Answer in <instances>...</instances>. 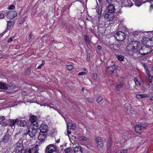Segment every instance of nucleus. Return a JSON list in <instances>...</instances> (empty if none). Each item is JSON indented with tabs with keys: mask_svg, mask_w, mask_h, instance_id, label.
<instances>
[{
	"mask_svg": "<svg viewBox=\"0 0 153 153\" xmlns=\"http://www.w3.org/2000/svg\"><path fill=\"white\" fill-rule=\"evenodd\" d=\"M46 150L48 153H58L56 147L53 144L48 145L46 148Z\"/></svg>",
	"mask_w": 153,
	"mask_h": 153,
	"instance_id": "nucleus-1",
	"label": "nucleus"
},
{
	"mask_svg": "<svg viewBox=\"0 0 153 153\" xmlns=\"http://www.w3.org/2000/svg\"><path fill=\"white\" fill-rule=\"evenodd\" d=\"M125 36L126 35L124 33L119 31L116 33L115 37L117 40L121 41L124 40Z\"/></svg>",
	"mask_w": 153,
	"mask_h": 153,
	"instance_id": "nucleus-2",
	"label": "nucleus"
},
{
	"mask_svg": "<svg viewBox=\"0 0 153 153\" xmlns=\"http://www.w3.org/2000/svg\"><path fill=\"white\" fill-rule=\"evenodd\" d=\"M96 144L99 150L102 149L104 146L103 142L101 137H97L96 139Z\"/></svg>",
	"mask_w": 153,
	"mask_h": 153,
	"instance_id": "nucleus-3",
	"label": "nucleus"
},
{
	"mask_svg": "<svg viewBox=\"0 0 153 153\" xmlns=\"http://www.w3.org/2000/svg\"><path fill=\"white\" fill-rule=\"evenodd\" d=\"M47 135V133L40 132L38 137L39 143L44 142L46 139Z\"/></svg>",
	"mask_w": 153,
	"mask_h": 153,
	"instance_id": "nucleus-4",
	"label": "nucleus"
},
{
	"mask_svg": "<svg viewBox=\"0 0 153 153\" xmlns=\"http://www.w3.org/2000/svg\"><path fill=\"white\" fill-rule=\"evenodd\" d=\"M17 13L14 10L10 11L7 13L6 16L7 18L12 19L16 17Z\"/></svg>",
	"mask_w": 153,
	"mask_h": 153,
	"instance_id": "nucleus-5",
	"label": "nucleus"
},
{
	"mask_svg": "<svg viewBox=\"0 0 153 153\" xmlns=\"http://www.w3.org/2000/svg\"><path fill=\"white\" fill-rule=\"evenodd\" d=\"M13 88L11 84H7L6 83L1 82L0 83V88L6 90L7 89H12Z\"/></svg>",
	"mask_w": 153,
	"mask_h": 153,
	"instance_id": "nucleus-6",
	"label": "nucleus"
},
{
	"mask_svg": "<svg viewBox=\"0 0 153 153\" xmlns=\"http://www.w3.org/2000/svg\"><path fill=\"white\" fill-rule=\"evenodd\" d=\"M27 134L31 137H33L36 134L37 132V130L31 128V130L29 129L27 130Z\"/></svg>",
	"mask_w": 153,
	"mask_h": 153,
	"instance_id": "nucleus-7",
	"label": "nucleus"
},
{
	"mask_svg": "<svg viewBox=\"0 0 153 153\" xmlns=\"http://www.w3.org/2000/svg\"><path fill=\"white\" fill-rule=\"evenodd\" d=\"M40 132L47 133L48 130V128L47 125L45 123H42L39 127Z\"/></svg>",
	"mask_w": 153,
	"mask_h": 153,
	"instance_id": "nucleus-8",
	"label": "nucleus"
},
{
	"mask_svg": "<svg viewBox=\"0 0 153 153\" xmlns=\"http://www.w3.org/2000/svg\"><path fill=\"white\" fill-rule=\"evenodd\" d=\"M23 145L22 144L18 143L16 145L15 151L16 153H20L23 151Z\"/></svg>",
	"mask_w": 153,
	"mask_h": 153,
	"instance_id": "nucleus-9",
	"label": "nucleus"
},
{
	"mask_svg": "<svg viewBox=\"0 0 153 153\" xmlns=\"http://www.w3.org/2000/svg\"><path fill=\"white\" fill-rule=\"evenodd\" d=\"M39 148L38 146L36 145L33 147L29 149L28 150L29 153H37Z\"/></svg>",
	"mask_w": 153,
	"mask_h": 153,
	"instance_id": "nucleus-10",
	"label": "nucleus"
},
{
	"mask_svg": "<svg viewBox=\"0 0 153 153\" xmlns=\"http://www.w3.org/2000/svg\"><path fill=\"white\" fill-rule=\"evenodd\" d=\"M74 153H82V149L81 147L79 146H77L74 148Z\"/></svg>",
	"mask_w": 153,
	"mask_h": 153,
	"instance_id": "nucleus-11",
	"label": "nucleus"
},
{
	"mask_svg": "<svg viewBox=\"0 0 153 153\" xmlns=\"http://www.w3.org/2000/svg\"><path fill=\"white\" fill-rule=\"evenodd\" d=\"M17 124L20 126L25 127L27 125V121L25 120H18Z\"/></svg>",
	"mask_w": 153,
	"mask_h": 153,
	"instance_id": "nucleus-12",
	"label": "nucleus"
},
{
	"mask_svg": "<svg viewBox=\"0 0 153 153\" xmlns=\"http://www.w3.org/2000/svg\"><path fill=\"white\" fill-rule=\"evenodd\" d=\"M108 11L110 13H113L115 11V7L112 4H111L108 7Z\"/></svg>",
	"mask_w": 153,
	"mask_h": 153,
	"instance_id": "nucleus-13",
	"label": "nucleus"
},
{
	"mask_svg": "<svg viewBox=\"0 0 153 153\" xmlns=\"http://www.w3.org/2000/svg\"><path fill=\"white\" fill-rule=\"evenodd\" d=\"M145 127L141 126L140 125H137L134 127L135 131L138 133H140V131L141 130L145 129Z\"/></svg>",
	"mask_w": 153,
	"mask_h": 153,
	"instance_id": "nucleus-14",
	"label": "nucleus"
},
{
	"mask_svg": "<svg viewBox=\"0 0 153 153\" xmlns=\"http://www.w3.org/2000/svg\"><path fill=\"white\" fill-rule=\"evenodd\" d=\"M149 97V95L146 94H137L136 95V97L138 99Z\"/></svg>",
	"mask_w": 153,
	"mask_h": 153,
	"instance_id": "nucleus-15",
	"label": "nucleus"
},
{
	"mask_svg": "<svg viewBox=\"0 0 153 153\" xmlns=\"http://www.w3.org/2000/svg\"><path fill=\"white\" fill-rule=\"evenodd\" d=\"M104 17L107 21L111 20L113 19V15L110 14L108 13L105 14L104 16Z\"/></svg>",
	"mask_w": 153,
	"mask_h": 153,
	"instance_id": "nucleus-16",
	"label": "nucleus"
},
{
	"mask_svg": "<svg viewBox=\"0 0 153 153\" xmlns=\"http://www.w3.org/2000/svg\"><path fill=\"white\" fill-rule=\"evenodd\" d=\"M124 107L126 110L130 112L131 113H132L131 112L132 109L131 108V105L129 103H126L124 105Z\"/></svg>",
	"mask_w": 153,
	"mask_h": 153,
	"instance_id": "nucleus-17",
	"label": "nucleus"
},
{
	"mask_svg": "<svg viewBox=\"0 0 153 153\" xmlns=\"http://www.w3.org/2000/svg\"><path fill=\"white\" fill-rule=\"evenodd\" d=\"M115 69V67L113 65L109 67H108L107 71L108 73L111 74L114 71Z\"/></svg>",
	"mask_w": 153,
	"mask_h": 153,
	"instance_id": "nucleus-18",
	"label": "nucleus"
},
{
	"mask_svg": "<svg viewBox=\"0 0 153 153\" xmlns=\"http://www.w3.org/2000/svg\"><path fill=\"white\" fill-rule=\"evenodd\" d=\"M67 126L68 128L75 130L76 127V125L75 124H73L70 123H67Z\"/></svg>",
	"mask_w": 153,
	"mask_h": 153,
	"instance_id": "nucleus-19",
	"label": "nucleus"
},
{
	"mask_svg": "<svg viewBox=\"0 0 153 153\" xmlns=\"http://www.w3.org/2000/svg\"><path fill=\"white\" fill-rule=\"evenodd\" d=\"M31 128L37 130L38 129L39 127L38 125V123L37 122L31 123Z\"/></svg>",
	"mask_w": 153,
	"mask_h": 153,
	"instance_id": "nucleus-20",
	"label": "nucleus"
},
{
	"mask_svg": "<svg viewBox=\"0 0 153 153\" xmlns=\"http://www.w3.org/2000/svg\"><path fill=\"white\" fill-rule=\"evenodd\" d=\"M37 118L36 116H31L29 119L31 123L36 122Z\"/></svg>",
	"mask_w": 153,
	"mask_h": 153,
	"instance_id": "nucleus-21",
	"label": "nucleus"
},
{
	"mask_svg": "<svg viewBox=\"0 0 153 153\" xmlns=\"http://www.w3.org/2000/svg\"><path fill=\"white\" fill-rule=\"evenodd\" d=\"M124 83L123 82H121L119 84L115 85V88L119 90L122 86Z\"/></svg>",
	"mask_w": 153,
	"mask_h": 153,
	"instance_id": "nucleus-22",
	"label": "nucleus"
},
{
	"mask_svg": "<svg viewBox=\"0 0 153 153\" xmlns=\"http://www.w3.org/2000/svg\"><path fill=\"white\" fill-rule=\"evenodd\" d=\"M18 119H16L13 120H11L10 122V125L11 126H13L16 123H17Z\"/></svg>",
	"mask_w": 153,
	"mask_h": 153,
	"instance_id": "nucleus-23",
	"label": "nucleus"
},
{
	"mask_svg": "<svg viewBox=\"0 0 153 153\" xmlns=\"http://www.w3.org/2000/svg\"><path fill=\"white\" fill-rule=\"evenodd\" d=\"M116 55V57L119 61L121 62L123 60L124 58V57L123 56L117 55Z\"/></svg>",
	"mask_w": 153,
	"mask_h": 153,
	"instance_id": "nucleus-24",
	"label": "nucleus"
},
{
	"mask_svg": "<svg viewBox=\"0 0 153 153\" xmlns=\"http://www.w3.org/2000/svg\"><path fill=\"white\" fill-rule=\"evenodd\" d=\"M9 136L6 135L4 136V138H3L2 140V142L4 143H7L9 140Z\"/></svg>",
	"mask_w": 153,
	"mask_h": 153,
	"instance_id": "nucleus-25",
	"label": "nucleus"
},
{
	"mask_svg": "<svg viewBox=\"0 0 153 153\" xmlns=\"http://www.w3.org/2000/svg\"><path fill=\"white\" fill-rule=\"evenodd\" d=\"M88 138L86 137L82 136L78 138V140L80 141H83L88 140Z\"/></svg>",
	"mask_w": 153,
	"mask_h": 153,
	"instance_id": "nucleus-26",
	"label": "nucleus"
},
{
	"mask_svg": "<svg viewBox=\"0 0 153 153\" xmlns=\"http://www.w3.org/2000/svg\"><path fill=\"white\" fill-rule=\"evenodd\" d=\"M127 152L128 151L127 149H125L118 150L116 152V153H127Z\"/></svg>",
	"mask_w": 153,
	"mask_h": 153,
	"instance_id": "nucleus-27",
	"label": "nucleus"
},
{
	"mask_svg": "<svg viewBox=\"0 0 153 153\" xmlns=\"http://www.w3.org/2000/svg\"><path fill=\"white\" fill-rule=\"evenodd\" d=\"M85 39L86 42L87 44H89L90 43L89 37L87 35H85Z\"/></svg>",
	"mask_w": 153,
	"mask_h": 153,
	"instance_id": "nucleus-28",
	"label": "nucleus"
},
{
	"mask_svg": "<svg viewBox=\"0 0 153 153\" xmlns=\"http://www.w3.org/2000/svg\"><path fill=\"white\" fill-rule=\"evenodd\" d=\"M103 100V98L100 96H98L96 98L97 101L98 103H99Z\"/></svg>",
	"mask_w": 153,
	"mask_h": 153,
	"instance_id": "nucleus-29",
	"label": "nucleus"
},
{
	"mask_svg": "<svg viewBox=\"0 0 153 153\" xmlns=\"http://www.w3.org/2000/svg\"><path fill=\"white\" fill-rule=\"evenodd\" d=\"M67 69L69 71L71 70L73 68V66L72 65H68L66 66Z\"/></svg>",
	"mask_w": 153,
	"mask_h": 153,
	"instance_id": "nucleus-30",
	"label": "nucleus"
},
{
	"mask_svg": "<svg viewBox=\"0 0 153 153\" xmlns=\"http://www.w3.org/2000/svg\"><path fill=\"white\" fill-rule=\"evenodd\" d=\"M146 74L148 75V79L149 81L150 82H152V77L150 74L149 71V73Z\"/></svg>",
	"mask_w": 153,
	"mask_h": 153,
	"instance_id": "nucleus-31",
	"label": "nucleus"
},
{
	"mask_svg": "<svg viewBox=\"0 0 153 153\" xmlns=\"http://www.w3.org/2000/svg\"><path fill=\"white\" fill-rule=\"evenodd\" d=\"M143 66L144 69H145L146 74L149 73V71L148 70L147 66L145 64H143Z\"/></svg>",
	"mask_w": 153,
	"mask_h": 153,
	"instance_id": "nucleus-32",
	"label": "nucleus"
},
{
	"mask_svg": "<svg viewBox=\"0 0 153 153\" xmlns=\"http://www.w3.org/2000/svg\"><path fill=\"white\" fill-rule=\"evenodd\" d=\"M97 77V74L96 73H94V74L92 76V78L94 80H96Z\"/></svg>",
	"mask_w": 153,
	"mask_h": 153,
	"instance_id": "nucleus-33",
	"label": "nucleus"
},
{
	"mask_svg": "<svg viewBox=\"0 0 153 153\" xmlns=\"http://www.w3.org/2000/svg\"><path fill=\"white\" fill-rule=\"evenodd\" d=\"M12 23L11 21H9L7 23V29H8L10 28L11 25H12Z\"/></svg>",
	"mask_w": 153,
	"mask_h": 153,
	"instance_id": "nucleus-34",
	"label": "nucleus"
},
{
	"mask_svg": "<svg viewBox=\"0 0 153 153\" xmlns=\"http://www.w3.org/2000/svg\"><path fill=\"white\" fill-rule=\"evenodd\" d=\"M15 8V6L13 4H11L9 6L8 9L9 10H14Z\"/></svg>",
	"mask_w": 153,
	"mask_h": 153,
	"instance_id": "nucleus-35",
	"label": "nucleus"
},
{
	"mask_svg": "<svg viewBox=\"0 0 153 153\" xmlns=\"http://www.w3.org/2000/svg\"><path fill=\"white\" fill-rule=\"evenodd\" d=\"M71 151V149L70 148L68 147L65 149L64 151L65 153H68L70 152Z\"/></svg>",
	"mask_w": 153,
	"mask_h": 153,
	"instance_id": "nucleus-36",
	"label": "nucleus"
},
{
	"mask_svg": "<svg viewBox=\"0 0 153 153\" xmlns=\"http://www.w3.org/2000/svg\"><path fill=\"white\" fill-rule=\"evenodd\" d=\"M30 70L29 68H28L26 70L25 74L26 75H29L30 74Z\"/></svg>",
	"mask_w": 153,
	"mask_h": 153,
	"instance_id": "nucleus-37",
	"label": "nucleus"
},
{
	"mask_svg": "<svg viewBox=\"0 0 153 153\" xmlns=\"http://www.w3.org/2000/svg\"><path fill=\"white\" fill-rule=\"evenodd\" d=\"M87 74V72H79L78 74V75L81 76L82 75H86Z\"/></svg>",
	"mask_w": 153,
	"mask_h": 153,
	"instance_id": "nucleus-38",
	"label": "nucleus"
},
{
	"mask_svg": "<svg viewBox=\"0 0 153 153\" xmlns=\"http://www.w3.org/2000/svg\"><path fill=\"white\" fill-rule=\"evenodd\" d=\"M45 62L44 60H42V63L38 67V69H40L41 67L45 64Z\"/></svg>",
	"mask_w": 153,
	"mask_h": 153,
	"instance_id": "nucleus-39",
	"label": "nucleus"
},
{
	"mask_svg": "<svg viewBox=\"0 0 153 153\" xmlns=\"http://www.w3.org/2000/svg\"><path fill=\"white\" fill-rule=\"evenodd\" d=\"M5 117L4 116H0V123L5 120Z\"/></svg>",
	"mask_w": 153,
	"mask_h": 153,
	"instance_id": "nucleus-40",
	"label": "nucleus"
},
{
	"mask_svg": "<svg viewBox=\"0 0 153 153\" xmlns=\"http://www.w3.org/2000/svg\"><path fill=\"white\" fill-rule=\"evenodd\" d=\"M147 49H149V51H148L146 53H142V55H145L151 52V50H150V48H147L146 50H147Z\"/></svg>",
	"mask_w": 153,
	"mask_h": 153,
	"instance_id": "nucleus-41",
	"label": "nucleus"
},
{
	"mask_svg": "<svg viewBox=\"0 0 153 153\" xmlns=\"http://www.w3.org/2000/svg\"><path fill=\"white\" fill-rule=\"evenodd\" d=\"M14 38V36H13L11 37L7 41V42L8 43L10 42L13 40V39Z\"/></svg>",
	"mask_w": 153,
	"mask_h": 153,
	"instance_id": "nucleus-42",
	"label": "nucleus"
},
{
	"mask_svg": "<svg viewBox=\"0 0 153 153\" xmlns=\"http://www.w3.org/2000/svg\"><path fill=\"white\" fill-rule=\"evenodd\" d=\"M4 17V14L3 13H0V19H2Z\"/></svg>",
	"mask_w": 153,
	"mask_h": 153,
	"instance_id": "nucleus-43",
	"label": "nucleus"
},
{
	"mask_svg": "<svg viewBox=\"0 0 153 153\" xmlns=\"http://www.w3.org/2000/svg\"><path fill=\"white\" fill-rule=\"evenodd\" d=\"M87 101L89 102H91L93 101V100L90 97L88 98Z\"/></svg>",
	"mask_w": 153,
	"mask_h": 153,
	"instance_id": "nucleus-44",
	"label": "nucleus"
},
{
	"mask_svg": "<svg viewBox=\"0 0 153 153\" xmlns=\"http://www.w3.org/2000/svg\"><path fill=\"white\" fill-rule=\"evenodd\" d=\"M135 83L136 84V85L137 86H139L140 85V83L138 81H136V82H135Z\"/></svg>",
	"mask_w": 153,
	"mask_h": 153,
	"instance_id": "nucleus-45",
	"label": "nucleus"
},
{
	"mask_svg": "<svg viewBox=\"0 0 153 153\" xmlns=\"http://www.w3.org/2000/svg\"><path fill=\"white\" fill-rule=\"evenodd\" d=\"M141 4H140L138 3H136L135 4V5L137 7H139L141 5Z\"/></svg>",
	"mask_w": 153,
	"mask_h": 153,
	"instance_id": "nucleus-46",
	"label": "nucleus"
},
{
	"mask_svg": "<svg viewBox=\"0 0 153 153\" xmlns=\"http://www.w3.org/2000/svg\"><path fill=\"white\" fill-rule=\"evenodd\" d=\"M138 32H137L136 31L134 32L133 34L134 35H137L138 34Z\"/></svg>",
	"mask_w": 153,
	"mask_h": 153,
	"instance_id": "nucleus-47",
	"label": "nucleus"
},
{
	"mask_svg": "<svg viewBox=\"0 0 153 153\" xmlns=\"http://www.w3.org/2000/svg\"><path fill=\"white\" fill-rule=\"evenodd\" d=\"M108 3H111L114 0H106Z\"/></svg>",
	"mask_w": 153,
	"mask_h": 153,
	"instance_id": "nucleus-48",
	"label": "nucleus"
},
{
	"mask_svg": "<svg viewBox=\"0 0 153 153\" xmlns=\"http://www.w3.org/2000/svg\"><path fill=\"white\" fill-rule=\"evenodd\" d=\"M153 9V5H151L150 7V10H151Z\"/></svg>",
	"mask_w": 153,
	"mask_h": 153,
	"instance_id": "nucleus-49",
	"label": "nucleus"
},
{
	"mask_svg": "<svg viewBox=\"0 0 153 153\" xmlns=\"http://www.w3.org/2000/svg\"><path fill=\"white\" fill-rule=\"evenodd\" d=\"M83 71H85V72H87V73L88 72V71L87 69L85 68H84L83 69Z\"/></svg>",
	"mask_w": 153,
	"mask_h": 153,
	"instance_id": "nucleus-50",
	"label": "nucleus"
},
{
	"mask_svg": "<svg viewBox=\"0 0 153 153\" xmlns=\"http://www.w3.org/2000/svg\"><path fill=\"white\" fill-rule=\"evenodd\" d=\"M97 48L101 50L102 48V47L100 45H98L97 47Z\"/></svg>",
	"mask_w": 153,
	"mask_h": 153,
	"instance_id": "nucleus-51",
	"label": "nucleus"
},
{
	"mask_svg": "<svg viewBox=\"0 0 153 153\" xmlns=\"http://www.w3.org/2000/svg\"><path fill=\"white\" fill-rule=\"evenodd\" d=\"M150 100L151 101H153V96L150 97Z\"/></svg>",
	"mask_w": 153,
	"mask_h": 153,
	"instance_id": "nucleus-52",
	"label": "nucleus"
},
{
	"mask_svg": "<svg viewBox=\"0 0 153 153\" xmlns=\"http://www.w3.org/2000/svg\"><path fill=\"white\" fill-rule=\"evenodd\" d=\"M4 35V34L3 33H1V34H0V38H1V37H2L3 35Z\"/></svg>",
	"mask_w": 153,
	"mask_h": 153,
	"instance_id": "nucleus-53",
	"label": "nucleus"
},
{
	"mask_svg": "<svg viewBox=\"0 0 153 153\" xmlns=\"http://www.w3.org/2000/svg\"><path fill=\"white\" fill-rule=\"evenodd\" d=\"M67 133L68 134H71V132L69 131H67Z\"/></svg>",
	"mask_w": 153,
	"mask_h": 153,
	"instance_id": "nucleus-54",
	"label": "nucleus"
},
{
	"mask_svg": "<svg viewBox=\"0 0 153 153\" xmlns=\"http://www.w3.org/2000/svg\"><path fill=\"white\" fill-rule=\"evenodd\" d=\"M134 82H136V81H138V80H137V79L135 78V79H134Z\"/></svg>",
	"mask_w": 153,
	"mask_h": 153,
	"instance_id": "nucleus-55",
	"label": "nucleus"
},
{
	"mask_svg": "<svg viewBox=\"0 0 153 153\" xmlns=\"http://www.w3.org/2000/svg\"><path fill=\"white\" fill-rule=\"evenodd\" d=\"M47 106L48 107H49L50 108H53L52 107H51V106H50L49 105H47ZM53 108L54 109V108Z\"/></svg>",
	"mask_w": 153,
	"mask_h": 153,
	"instance_id": "nucleus-56",
	"label": "nucleus"
},
{
	"mask_svg": "<svg viewBox=\"0 0 153 153\" xmlns=\"http://www.w3.org/2000/svg\"><path fill=\"white\" fill-rule=\"evenodd\" d=\"M31 37V35L30 34V35H29V39H30Z\"/></svg>",
	"mask_w": 153,
	"mask_h": 153,
	"instance_id": "nucleus-57",
	"label": "nucleus"
},
{
	"mask_svg": "<svg viewBox=\"0 0 153 153\" xmlns=\"http://www.w3.org/2000/svg\"><path fill=\"white\" fill-rule=\"evenodd\" d=\"M2 54V53L1 51H0V56Z\"/></svg>",
	"mask_w": 153,
	"mask_h": 153,
	"instance_id": "nucleus-58",
	"label": "nucleus"
},
{
	"mask_svg": "<svg viewBox=\"0 0 153 153\" xmlns=\"http://www.w3.org/2000/svg\"><path fill=\"white\" fill-rule=\"evenodd\" d=\"M59 142H60V141L59 140H57L56 142L57 143H59Z\"/></svg>",
	"mask_w": 153,
	"mask_h": 153,
	"instance_id": "nucleus-59",
	"label": "nucleus"
},
{
	"mask_svg": "<svg viewBox=\"0 0 153 153\" xmlns=\"http://www.w3.org/2000/svg\"><path fill=\"white\" fill-rule=\"evenodd\" d=\"M152 31H147V32H145L148 33L149 32H152Z\"/></svg>",
	"mask_w": 153,
	"mask_h": 153,
	"instance_id": "nucleus-60",
	"label": "nucleus"
},
{
	"mask_svg": "<svg viewBox=\"0 0 153 153\" xmlns=\"http://www.w3.org/2000/svg\"><path fill=\"white\" fill-rule=\"evenodd\" d=\"M84 88H82V91H84Z\"/></svg>",
	"mask_w": 153,
	"mask_h": 153,
	"instance_id": "nucleus-61",
	"label": "nucleus"
},
{
	"mask_svg": "<svg viewBox=\"0 0 153 153\" xmlns=\"http://www.w3.org/2000/svg\"><path fill=\"white\" fill-rule=\"evenodd\" d=\"M100 0H98V1H99V2L100 3Z\"/></svg>",
	"mask_w": 153,
	"mask_h": 153,
	"instance_id": "nucleus-62",
	"label": "nucleus"
},
{
	"mask_svg": "<svg viewBox=\"0 0 153 153\" xmlns=\"http://www.w3.org/2000/svg\"><path fill=\"white\" fill-rule=\"evenodd\" d=\"M87 1V0H86V1Z\"/></svg>",
	"mask_w": 153,
	"mask_h": 153,
	"instance_id": "nucleus-63",
	"label": "nucleus"
}]
</instances>
